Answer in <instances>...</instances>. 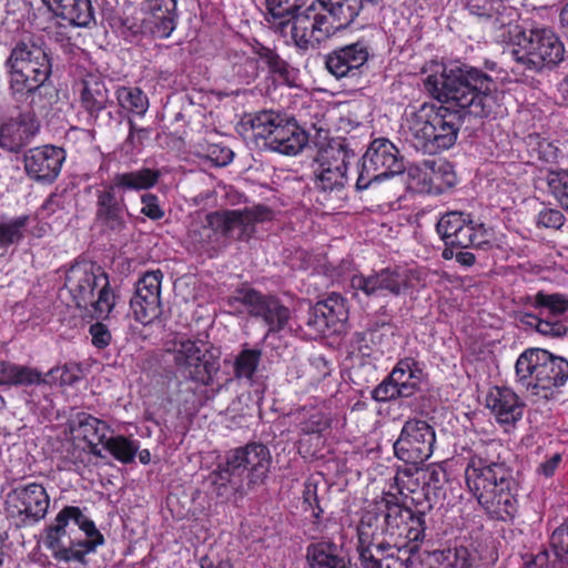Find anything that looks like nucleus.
<instances>
[{
    "label": "nucleus",
    "instance_id": "nucleus-1",
    "mask_svg": "<svg viewBox=\"0 0 568 568\" xmlns=\"http://www.w3.org/2000/svg\"><path fill=\"white\" fill-rule=\"evenodd\" d=\"M423 72L425 90L443 104L424 103L406 111L402 128L413 148L435 154L448 150L457 140L460 115L453 108L469 115L488 116L498 104V89L490 75L467 64L447 68L433 60Z\"/></svg>",
    "mask_w": 568,
    "mask_h": 568
},
{
    "label": "nucleus",
    "instance_id": "nucleus-2",
    "mask_svg": "<svg viewBox=\"0 0 568 568\" xmlns=\"http://www.w3.org/2000/svg\"><path fill=\"white\" fill-rule=\"evenodd\" d=\"M496 442H479L468 453L465 483L488 516L497 520L514 518L518 510L517 484L511 469L499 460Z\"/></svg>",
    "mask_w": 568,
    "mask_h": 568
},
{
    "label": "nucleus",
    "instance_id": "nucleus-3",
    "mask_svg": "<svg viewBox=\"0 0 568 568\" xmlns=\"http://www.w3.org/2000/svg\"><path fill=\"white\" fill-rule=\"evenodd\" d=\"M271 466V454L263 444H247L230 450L209 476L213 491L223 498L243 493L245 485L262 483Z\"/></svg>",
    "mask_w": 568,
    "mask_h": 568
},
{
    "label": "nucleus",
    "instance_id": "nucleus-4",
    "mask_svg": "<svg viewBox=\"0 0 568 568\" xmlns=\"http://www.w3.org/2000/svg\"><path fill=\"white\" fill-rule=\"evenodd\" d=\"M12 97L28 101L48 81L52 64L45 49L29 40L18 42L4 63Z\"/></svg>",
    "mask_w": 568,
    "mask_h": 568
},
{
    "label": "nucleus",
    "instance_id": "nucleus-5",
    "mask_svg": "<svg viewBox=\"0 0 568 568\" xmlns=\"http://www.w3.org/2000/svg\"><path fill=\"white\" fill-rule=\"evenodd\" d=\"M377 515L363 514L357 526L359 559L364 568H408L418 544L377 539Z\"/></svg>",
    "mask_w": 568,
    "mask_h": 568
},
{
    "label": "nucleus",
    "instance_id": "nucleus-6",
    "mask_svg": "<svg viewBox=\"0 0 568 568\" xmlns=\"http://www.w3.org/2000/svg\"><path fill=\"white\" fill-rule=\"evenodd\" d=\"M565 45L558 34L549 28H535L524 33L523 39L510 51L516 63L513 71L540 72L557 67L565 58Z\"/></svg>",
    "mask_w": 568,
    "mask_h": 568
},
{
    "label": "nucleus",
    "instance_id": "nucleus-7",
    "mask_svg": "<svg viewBox=\"0 0 568 568\" xmlns=\"http://www.w3.org/2000/svg\"><path fill=\"white\" fill-rule=\"evenodd\" d=\"M255 140H263L270 151L284 155H296L307 143L305 132L294 122L274 111H261L250 115L245 122Z\"/></svg>",
    "mask_w": 568,
    "mask_h": 568
},
{
    "label": "nucleus",
    "instance_id": "nucleus-8",
    "mask_svg": "<svg viewBox=\"0 0 568 568\" xmlns=\"http://www.w3.org/2000/svg\"><path fill=\"white\" fill-rule=\"evenodd\" d=\"M366 513L377 515L376 528L388 537L390 541L418 544L425 537V520L422 513L415 514L403 506L394 494H385L372 509Z\"/></svg>",
    "mask_w": 568,
    "mask_h": 568
},
{
    "label": "nucleus",
    "instance_id": "nucleus-9",
    "mask_svg": "<svg viewBox=\"0 0 568 568\" xmlns=\"http://www.w3.org/2000/svg\"><path fill=\"white\" fill-rule=\"evenodd\" d=\"M436 229L446 244L443 257H455L454 248H481L491 246V234L485 225L475 221L470 214L460 211L445 213L437 222Z\"/></svg>",
    "mask_w": 568,
    "mask_h": 568
},
{
    "label": "nucleus",
    "instance_id": "nucleus-10",
    "mask_svg": "<svg viewBox=\"0 0 568 568\" xmlns=\"http://www.w3.org/2000/svg\"><path fill=\"white\" fill-rule=\"evenodd\" d=\"M404 172V164L398 156V150L393 142L381 138L374 140L362 158L357 190H366L373 183Z\"/></svg>",
    "mask_w": 568,
    "mask_h": 568
},
{
    "label": "nucleus",
    "instance_id": "nucleus-11",
    "mask_svg": "<svg viewBox=\"0 0 568 568\" xmlns=\"http://www.w3.org/2000/svg\"><path fill=\"white\" fill-rule=\"evenodd\" d=\"M417 281L416 273L405 266H388L368 275L356 274L351 278L354 294L367 297L400 296L408 293Z\"/></svg>",
    "mask_w": 568,
    "mask_h": 568
},
{
    "label": "nucleus",
    "instance_id": "nucleus-12",
    "mask_svg": "<svg viewBox=\"0 0 568 568\" xmlns=\"http://www.w3.org/2000/svg\"><path fill=\"white\" fill-rule=\"evenodd\" d=\"M50 506L45 488L37 483L19 485L9 490L4 498L8 518L18 526H31L43 519Z\"/></svg>",
    "mask_w": 568,
    "mask_h": 568
},
{
    "label": "nucleus",
    "instance_id": "nucleus-13",
    "mask_svg": "<svg viewBox=\"0 0 568 568\" xmlns=\"http://www.w3.org/2000/svg\"><path fill=\"white\" fill-rule=\"evenodd\" d=\"M435 442L434 428L426 420L413 418L403 425L394 452L398 459L417 465L433 455Z\"/></svg>",
    "mask_w": 568,
    "mask_h": 568
},
{
    "label": "nucleus",
    "instance_id": "nucleus-14",
    "mask_svg": "<svg viewBox=\"0 0 568 568\" xmlns=\"http://www.w3.org/2000/svg\"><path fill=\"white\" fill-rule=\"evenodd\" d=\"M290 24L294 43L303 50L314 49L335 34L316 1L296 12Z\"/></svg>",
    "mask_w": 568,
    "mask_h": 568
},
{
    "label": "nucleus",
    "instance_id": "nucleus-15",
    "mask_svg": "<svg viewBox=\"0 0 568 568\" xmlns=\"http://www.w3.org/2000/svg\"><path fill=\"white\" fill-rule=\"evenodd\" d=\"M347 151L338 143L320 149L315 158V185L323 192L342 190L347 182Z\"/></svg>",
    "mask_w": 568,
    "mask_h": 568
},
{
    "label": "nucleus",
    "instance_id": "nucleus-16",
    "mask_svg": "<svg viewBox=\"0 0 568 568\" xmlns=\"http://www.w3.org/2000/svg\"><path fill=\"white\" fill-rule=\"evenodd\" d=\"M100 285L108 286V275L92 262H77L65 272L63 288L78 307L91 301L93 292Z\"/></svg>",
    "mask_w": 568,
    "mask_h": 568
},
{
    "label": "nucleus",
    "instance_id": "nucleus-17",
    "mask_svg": "<svg viewBox=\"0 0 568 568\" xmlns=\"http://www.w3.org/2000/svg\"><path fill=\"white\" fill-rule=\"evenodd\" d=\"M163 274L160 270L145 272L135 284L134 296L130 308L136 322L148 325L161 314V282Z\"/></svg>",
    "mask_w": 568,
    "mask_h": 568
},
{
    "label": "nucleus",
    "instance_id": "nucleus-18",
    "mask_svg": "<svg viewBox=\"0 0 568 568\" xmlns=\"http://www.w3.org/2000/svg\"><path fill=\"white\" fill-rule=\"evenodd\" d=\"M252 57L245 54H234V73L244 82L250 83L256 79L260 70L266 68L270 73L276 74L282 80L288 78V64L280 58L273 50L256 43L252 47Z\"/></svg>",
    "mask_w": 568,
    "mask_h": 568
},
{
    "label": "nucleus",
    "instance_id": "nucleus-19",
    "mask_svg": "<svg viewBox=\"0 0 568 568\" xmlns=\"http://www.w3.org/2000/svg\"><path fill=\"white\" fill-rule=\"evenodd\" d=\"M271 217L272 211L268 207L256 205L243 210L213 212L211 223L219 227L221 235L242 239L253 232L255 223Z\"/></svg>",
    "mask_w": 568,
    "mask_h": 568
},
{
    "label": "nucleus",
    "instance_id": "nucleus-20",
    "mask_svg": "<svg viewBox=\"0 0 568 568\" xmlns=\"http://www.w3.org/2000/svg\"><path fill=\"white\" fill-rule=\"evenodd\" d=\"M234 301L241 303L250 315L261 317L270 331H281L288 323V308L273 296L262 295L254 290H242L234 296Z\"/></svg>",
    "mask_w": 568,
    "mask_h": 568
},
{
    "label": "nucleus",
    "instance_id": "nucleus-21",
    "mask_svg": "<svg viewBox=\"0 0 568 568\" xmlns=\"http://www.w3.org/2000/svg\"><path fill=\"white\" fill-rule=\"evenodd\" d=\"M173 355L176 368L184 377L202 384L210 383L214 367L203 359V352L196 342L191 339L179 341L175 344Z\"/></svg>",
    "mask_w": 568,
    "mask_h": 568
},
{
    "label": "nucleus",
    "instance_id": "nucleus-22",
    "mask_svg": "<svg viewBox=\"0 0 568 568\" xmlns=\"http://www.w3.org/2000/svg\"><path fill=\"white\" fill-rule=\"evenodd\" d=\"M369 58V47L365 40L335 49L325 58L327 71L337 79L355 77Z\"/></svg>",
    "mask_w": 568,
    "mask_h": 568
},
{
    "label": "nucleus",
    "instance_id": "nucleus-23",
    "mask_svg": "<svg viewBox=\"0 0 568 568\" xmlns=\"http://www.w3.org/2000/svg\"><path fill=\"white\" fill-rule=\"evenodd\" d=\"M65 160L64 151L53 145L31 149L24 155V168L30 178L52 182Z\"/></svg>",
    "mask_w": 568,
    "mask_h": 568
},
{
    "label": "nucleus",
    "instance_id": "nucleus-24",
    "mask_svg": "<svg viewBox=\"0 0 568 568\" xmlns=\"http://www.w3.org/2000/svg\"><path fill=\"white\" fill-rule=\"evenodd\" d=\"M95 219L100 225L112 233L120 234L126 229V205L122 197L116 196V190L110 184L97 193Z\"/></svg>",
    "mask_w": 568,
    "mask_h": 568
},
{
    "label": "nucleus",
    "instance_id": "nucleus-25",
    "mask_svg": "<svg viewBox=\"0 0 568 568\" xmlns=\"http://www.w3.org/2000/svg\"><path fill=\"white\" fill-rule=\"evenodd\" d=\"M486 407L500 425L513 426L521 419L524 403L508 387H494L486 397Z\"/></svg>",
    "mask_w": 568,
    "mask_h": 568
},
{
    "label": "nucleus",
    "instance_id": "nucleus-26",
    "mask_svg": "<svg viewBox=\"0 0 568 568\" xmlns=\"http://www.w3.org/2000/svg\"><path fill=\"white\" fill-rule=\"evenodd\" d=\"M546 349L529 348L523 352L516 361L517 382L532 396L538 395L539 378L546 363Z\"/></svg>",
    "mask_w": 568,
    "mask_h": 568
},
{
    "label": "nucleus",
    "instance_id": "nucleus-27",
    "mask_svg": "<svg viewBox=\"0 0 568 568\" xmlns=\"http://www.w3.org/2000/svg\"><path fill=\"white\" fill-rule=\"evenodd\" d=\"M80 103L89 115L97 120L101 111L112 103L104 80L97 74H88L80 84Z\"/></svg>",
    "mask_w": 568,
    "mask_h": 568
},
{
    "label": "nucleus",
    "instance_id": "nucleus-28",
    "mask_svg": "<svg viewBox=\"0 0 568 568\" xmlns=\"http://www.w3.org/2000/svg\"><path fill=\"white\" fill-rule=\"evenodd\" d=\"M37 126L29 115L10 119L0 128V146L9 152H18L34 135Z\"/></svg>",
    "mask_w": 568,
    "mask_h": 568
},
{
    "label": "nucleus",
    "instance_id": "nucleus-29",
    "mask_svg": "<svg viewBox=\"0 0 568 568\" xmlns=\"http://www.w3.org/2000/svg\"><path fill=\"white\" fill-rule=\"evenodd\" d=\"M71 432L75 438H82L87 443L93 455L102 456L99 445H103L108 438L109 426L105 422L82 413L72 422Z\"/></svg>",
    "mask_w": 568,
    "mask_h": 568
},
{
    "label": "nucleus",
    "instance_id": "nucleus-30",
    "mask_svg": "<svg viewBox=\"0 0 568 568\" xmlns=\"http://www.w3.org/2000/svg\"><path fill=\"white\" fill-rule=\"evenodd\" d=\"M146 9L152 33L161 39L169 38L176 28V0H148Z\"/></svg>",
    "mask_w": 568,
    "mask_h": 568
},
{
    "label": "nucleus",
    "instance_id": "nucleus-31",
    "mask_svg": "<svg viewBox=\"0 0 568 568\" xmlns=\"http://www.w3.org/2000/svg\"><path fill=\"white\" fill-rule=\"evenodd\" d=\"M70 524L77 526L85 536H92L97 532L94 523L87 518L79 507L67 506L57 515L54 523L48 528L45 544L57 545V541L61 540L67 534Z\"/></svg>",
    "mask_w": 568,
    "mask_h": 568
},
{
    "label": "nucleus",
    "instance_id": "nucleus-32",
    "mask_svg": "<svg viewBox=\"0 0 568 568\" xmlns=\"http://www.w3.org/2000/svg\"><path fill=\"white\" fill-rule=\"evenodd\" d=\"M336 33L348 27L363 9V0H316Z\"/></svg>",
    "mask_w": 568,
    "mask_h": 568
},
{
    "label": "nucleus",
    "instance_id": "nucleus-33",
    "mask_svg": "<svg viewBox=\"0 0 568 568\" xmlns=\"http://www.w3.org/2000/svg\"><path fill=\"white\" fill-rule=\"evenodd\" d=\"M162 176L158 169L141 168L139 170L116 173L112 178L110 185L119 192L146 191L154 187Z\"/></svg>",
    "mask_w": 568,
    "mask_h": 568
},
{
    "label": "nucleus",
    "instance_id": "nucleus-34",
    "mask_svg": "<svg viewBox=\"0 0 568 568\" xmlns=\"http://www.w3.org/2000/svg\"><path fill=\"white\" fill-rule=\"evenodd\" d=\"M55 16L77 27H87L93 20L90 0H41Z\"/></svg>",
    "mask_w": 568,
    "mask_h": 568
},
{
    "label": "nucleus",
    "instance_id": "nucleus-35",
    "mask_svg": "<svg viewBox=\"0 0 568 568\" xmlns=\"http://www.w3.org/2000/svg\"><path fill=\"white\" fill-rule=\"evenodd\" d=\"M306 560L310 568H356L332 542H315L306 548Z\"/></svg>",
    "mask_w": 568,
    "mask_h": 568
},
{
    "label": "nucleus",
    "instance_id": "nucleus-36",
    "mask_svg": "<svg viewBox=\"0 0 568 568\" xmlns=\"http://www.w3.org/2000/svg\"><path fill=\"white\" fill-rule=\"evenodd\" d=\"M389 375L390 381L397 384L404 397L414 395L424 378L423 368L412 357L399 359Z\"/></svg>",
    "mask_w": 568,
    "mask_h": 568
},
{
    "label": "nucleus",
    "instance_id": "nucleus-37",
    "mask_svg": "<svg viewBox=\"0 0 568 568\" xmlns=\"http://www.w3.org/2000/svg\"><path fill=\"white\" fill-rule=\"evenodd\" d=\"M83 540L71 542L64 546L61 540L57 545L48 544L47 547L52 551L53 557L64 562H84L85 556L95 550L99 545L103 544V536L97 530L92 536H85Z\"/></svg>",
    "mask_w": 568,
    "mask_h": 568
},
{
    "label": "nucleus",
    "instance_id": "nucleus-38",
    "mask_svg": "<svg viewBox=\"0 0 568 568\" xmlns=\"http://www.w3.org/2000/svg\"><path fill=\"white\" fill-rule=\"evenodd\" d=\"M568 379V361L547 351L546 363L539 378L538 395L548 398L554 388L562 386Z\"/></svg>",
    "mask_w": 568,
    "mask_h": 568
},
{
    "label": "nucleus",
    "instance_id": "nucleus-39",
    "mask_svg": "<svg viewBox=\"0 0 568 568\" xmlns=\"http://www.w3.org/2000/svg\"><path fill=\"white\" fill-rule=\"evenodd\" d=\"M45 377L36 367L0 362V385L29 387L42 385Z\"/></svg>",
    "mask_w": 568,
    "mask_h": 568
},
{
    "label": "nucleus",
    "instance_id": "nucleus-40",
    "mask_svg": "<svg viewBox=\"0 0 568 568\" xmlns=\"http://www.w3.org/2000/svg\"><path fill=\"white\" fill-rule=\"evenodd\" d=\"M343 302L339 296H331L325 301L317 302L310 313L308 325L313 326L316 332L323 333L336 321L343 313Z\"/></svg>",
    "mask_w": 568,
    "mask_h": 568
},
{
    "label": "nucleus",
    "instance_id": "nucleus-41",
    "mask_svg": "<svg viewBox=\"0 0 568 568\" xmlns=\"http://www.w3.org/2000/svg\"><path fill=\"white\" fill-rule=\"evenodd\" d=\"M469 13L479 20L491 22L494 28H501L511 22V10L501 0H478L468 6Z\"/></svg>",
    "mask_w": 568,
    "mask_h": 568
},
{
    "label": "nucleus",
    "instance_id": "nucleus-42",
    "mask_svg": "<svg viewBox=\"0 0 568 568\" xmlns=\"http://www.w3.org/2000/svg\"><path fill=\"white\" fill-rule=\"evenodd\" d=\"M304 0H266L267 21L273 28L285 31L292 17L300 11Z\"/></svg>",
    "mask_w": 568,
    "mask_h": 568
},
{
    "label": "nucleus",
    "instance_id": "nucleus-43",
    "mask_svg": "<svg viewBox=\"0 0 568 568\" xmlns=\"http://www.w3.org/2000/svg\"><path fill=\"white\" fill-rule=\"evenodd\" d=\"M115 98L122 110L136 116H143L150 105L148 95L138 87L120 85Z\"/></svg>",
    "mask_w": 568,
    "mask_h": 568
},
{
    "label": "nucleus",
    "instance_id": "nucleus-44",
    "mask_svg": "<svg viewBox=\"0 0 568 568\" xmlns=\"http://www.w3.org/2000/svg\"><path fill=\"white\" fill-rule=\"evenodd\" d=\"M212 213H196L189 226V239L196 245H207L217 241L221 234L219 227L211 223Z\"/></svg>",
    "mask_w": 568,
    "mask_h": 568
},
{
    "label": "nucleus",
    "instance_id": "nucleus-45",
    "mask_svg": "<svg viewBox=\"0 0 568 568\" xmlns=\"http://www.w3.org/2000/svg\"><path fill=\"white\" fill-rule=\"evenodd\" d=\"M296 422L305 435H321L329 427V418L318 407H303L296 413Z\"/></svg>",
    "mask_w": 568,
    "mask_h": 568
},
{
    "label": "nucleus",
    "instance_id": "nucleus-46",
    "mask_svg": "<svg viewBox=\"0 0 568 568\" xmlns=\"http://www.w3.org/2000/svg\"><path fill=\"white\" fill-rule=\"evenodd\" d=\"M103 446L116 460L130 464L139 452L140 443L120 435L108 437Z\"/></svg>",
    "mask_w": 568,
    "mask_h": 568
},
{
    "label": "nucleus",
    "instance_id": "nucleus-47",
    "mask_svg": "<svg viewBox=\"0 0 568 568\" xmlns=\"http://www.w3.org/2000/svg\"><path fill=\"white\" fill-rule=\"evenodd\" d=\"M29 222L28 215L0 221V247L18 244L24 237Z\"/></svg>",
    "mask_w": 568,
    "mask_h": 568
},
{
    "label": "nucleus",
    "instance_id": "nucleus-48",
    "mask_svg": "<svg viewBox=\"0 0 568 568\" xmlns=\"http://www.w3.org/2000/svg\"><path fill=\"white\" fill-rule=\"evenodd\" d=\"M262 353L258 349H243L235 358L234 374L239 379H245L252 384L257 371Z\"/></svg>",
    "mask_w": 568,
    "mask_h": 568
},
{
    "label": "nucleus",
    "instance_id": "nucleus-49",
    "mask_svg": "<svg viewBox=\"0 0 568 568\" xmlns=\"http://www.w3.org/2000/svg\"><path fill=\"white\" fill-rule=\"evenodd\" d=\"M422 490L425 498L430 503L440 497L446 483V473L439 467H429L420 470Z\"/></svg>",
    "mask_w": 568,
    "mask_h": 568
},
{
    "label": "nucleus",
    "instance_id": "nucleus-50",
    "mask_svg": "<svg viewBox=\"0 0 568 568\" xmlns=\"http://www.w3.org/2000/svg\"><path fill=\"white\" fill-rule=\"evenodd\" d=\"M520 321L526 325L534 326L538 333L549 337H561L568 332L567 324L558 320H541L526 313L521 316Z\"/></svg>",
    "mask_w": 568,
    "mask_h": 568
},
{
    "label": "nucleus",
    "instance_id": "nucleus-51",
    "mask_svg": "<svg viewBox=\"0 0 568 568\" xmlns=\"http://www.w3.org/2000/svg\"><path fill=\"white\" fill-rule=\"evenodd\" d=\"M532 306L547 311L550 315L559 316L568 312V296L539 292L535 295Z\"/></svg>",
    "mask_w": 568,
    "mask_h": 568
},
{
    "label": "nucleus",
    "instance_id": "nucleus-52",
    "mask_svg": "<svg viewBox=\"0 0 568 568\" xmlns=\"http://www.w3.org/2000/svg\"><path fill=\"white\" fill-rule=\"evenodd\" d=\"M429 166L430 161H425L424 168L412 166L408 169L407 176L410 179L408 181V189L415 192H430L433 190L435 180Z\"/></svg>",
    "mask_w": 568,
    "mask_h": 568
},
{
    "label": "nucleus",
    "instance_id": "nucleus-53",
    "mask_svg": "<svg viewBox=\"0 0 568 568\" xmlns=\"http://www.w3.org/2000/svg\"><path fill=\"white\" fill-rule=\"evenodd\" d=\"M42 385L68 386L79 379V369L75 365H62L51 368L45 375Z\"/></svg>",
    "mask_w": 568,
    "mask_h": 568
},
{
    "label": "nucleus",
    "instance_id": "nucleus-54",
    "mask_svg": "<svg viewBox=\"0 0 568 568\" xmlns=\"http://www.w3.org/2000/svg\"><path fill=\"white\" fill-rule=\"evenodd\" d=\"M546 181L552 194L568 211V171H549Z\"/></svg>",
    "mask_w": 568,
    "mask_h": 568
},
{
    "label": "nucleus",
    "instance_id": "nucleus-55",
    "mask_svg": "<svg viewBox=\"0 0 568 568\" xmlns=\"http://www.w3.org/2000/svg\"><path fill=\"white\" fill-rule=\"evenodd\" d=\"M394 481L398 494L407 497L408 494L417 493L422 481L420 471H412L409 468L399 470L395 475Z\"/></svg>",
    "mask_w": 568,
    "mask_h": 568
},
{
    "label": "nucleus",
    "instance_id": "nucleus-56",
    "mask_svg": "<svg viewBox=\"0 0 568 568\" xmlns=\"http://www.w3.org/2000/svg\"><path fill=\"white\" fill-rule=\"evenodd\" d=\"M434 556L439 564L438 568H471L465 550L447 549L436 552Z\"/></svg>",
    "mask_w": 568,
    "mask_h": 568
},
{
    "label": "nucleus",
    "instance_id": "nucleus-57",
    "mask_svg": "<svg viewBox=\"0 0 568 568\" xmlns=\"http://www.w3.org/2000/svg\"><path fill=\"white\" fill-rule=\"evenodd\" d=\"M550 544L559 561H568V519L551 535Z\"/></svg>",
    "mask_w": 568,
    "mask_h": 568
},
{
    "label": "nucleus",
    "instance_id": "nucleus-58",
    "mask_svg": "<svg viewBox=\"0 0 568 568\" xmlns=\"http://www.w3.org/2000/svg\"><path fill=\"white\" fill-rule=\"evenodd\" d=\"M97 290L99 291V296L92 303V307L98 318H105L114 307V294L109 285H100Z\"/></svg>",
    "mask_w": 568,
    "mask_h": 568
},
{
    "label": "nucleus",
    "instance_id": "nucleus-59",
    "mask_svg": "<svg viewBox=\"0 0 568 568\" xmlns=\"http://www.w3.org/2000/svg\"><path fill=\"white\" fill-rule=\"evenodd\" d=\"M372 397L376 402H389L398 397H404L397 384L390 381L388 375L382 383H379L372 392Z\"/></svg>",
    "mask_w": 568,
    "mask_h": 568
},
{
    "label": "nucleus",
    "instance_id": "nucleus-60",
    "mask_svg": "<svg viewBox=\"0 0 568 568\" xmlns=\"http://www.w3.org/2000/svg\"><path fill=\"white\" fill-rule=\"evenodd\" d=\"M141 214L149 217L152 221L161 220L165 212L160 203L158 195L153 193H144L141 196Z\"/></svg>",
    "mask_w": 568,
    "mask_h": 568
},
{
    "label": "nucleus",
    "instance_id": "nucleus-61",
    "mask_svg": "<svg viewBox=\"0 0 568 568\" xmlns=\"http://www.w3.org/2000/svg\"><path fill=\"white\" fill-rule=\"evenodd\" d=\"M429 170L434 175L435 183L442 182L446 186H454L456 184V175L453 172V168L447 162H435L430 161Z\"/></svg>",
    "mask_w": 568,
    "mask_h": 568
},
{
    "label": "nucleus",
    "instance_id": "nucleus-62",
    "mask_svg": "<svg viewBox=\"0 0 568 568\" xmlns=\"http://www.w3.org/2000/svg\"><path fill=\"white\" fill-rule=\"evenodd\" d=\"M205 155L215 165L224 166L232 162L234 153L227 146L212 143L207 145Z\"/></svg>",
    "mask_w": 568,
    "mask_h": 568
},
{
    "label": "nucleus",
    "instance_id": "nucleus-63",
    "mask_svg": "<svg viewBox=\"0 0 568 568\" xmlns=\"http://www.w3.org/2000/svg\"><path fill=\"white\" fill-rule=\"evenodd\" d=\"M562 213L554 209H544L538 213L537 224L544 227L559 229L564 225Z\"/></svg>",
    "mask_w": 568,
    "mask_h": 568
},
{
    "label": "nucleus",
    "instance_id": "nucleus-64",
    "mask_svg": "<svg viewBox=\"0 0 568 568\" xmlns=\"http://www.w3.org/2000/svg\"><path fill=\"white\" fill-rule=\"evenodd\" d=\"M562 460V454L559 452L550 453L546 456L545 460H542L537 467V474L542 475L546 478L554 476L555 471L559 467Z\"/></svg>",
    "mask_w": 568,
    "mask_h": 568
}]
</instances>
